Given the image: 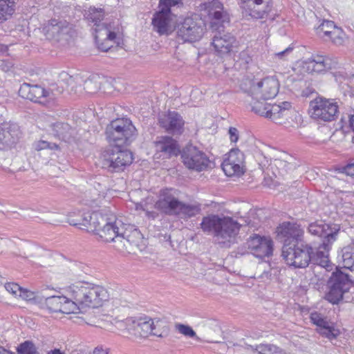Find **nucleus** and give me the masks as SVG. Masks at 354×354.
<instances>
[{"label":"nucleus","instance_id":"f257e3e1","mask_svg":"<svg viewBox=\"0 0 354 354\" xmlns=\"http://www.w3.org/2000/svg\"><path fill=\"white\" fill-rule=\"evenodd\" d=\"M70 224L86 227L88 231L93 232L102 241L113 243V248L121 253H136V250H141L140 246L143 237L140 232L113 215L105 217L98 212L87 213L79 221L71 220Z\"/></svg>","mask_w":354,"mask_h":354},{"label":"nucleus","instance_id":"f03ea898","mask_svg":"<svg viewBox=\"0 0 354 354\" xmlns=\"http://www.w3.org/2000/svg\"><path fill=\"white\" fill-rule=\"evenodd\" d=\"M71 299L64 296L46 298L45 304L51 312L64 314L77 313L80 308H97L109 297L106 290L86 281H77L67 288Z\"/></svg>","mask_w":354,"mask_h":354},{"label":"nucleus","instance_id":"7ed1b4c3","mask_svg":"<svg viewBox=\"0 0 354 354\" xmlns=\"http://www.w3.org/2000/svg\"><path fill=\"white\" fill-rule=\"evenodd\" d=\"M136 132V129L130 120L118 118L107 125L105 133L108 142L113 147H123L135 140Z\"/></svg>","mask_w":354,"mask_h":354},{"label":"nucleus","instance_id":"20e7f679","mask_svg":"<svg viewBox=\"0 0 354 354\" xmlns=\"http://www.w3.org/2000/svg\"><path fill=\"white\" fill-rule=\"evenodd\" d=\"M313 248L304 241L292 245H283L282 256L286 263L295 268H306L312 259Z\"/></svg>","mask_w":354,"mask_h":354},{"label":"nucleus","instance_id":"39448f33","mask_svg":"<svg viewBox=\"0 0 354 354\" xmlns=\"http://www.w3.org/2000/svg\"><path fill=\"white\" fill-rule=\"evenodd\" d=\"M335 270L327 281L328 292L325 295V299L333 304H337L343 299L344 295L349 290L353 283V279L348 273L337 267Z\"/></svg>","mask_w":354,"mask_h":354},{"label":"nucleus","instance_id":"423d86ee","mask_svg":"<svg viewBox=\"0 0 354 354\" xmlns=\"http://www.w3.org/2000/svg\"><path fill=\"white\" fill-rule=\"evenodd\" d=\"M132 153L122 147H112L102 154V167L111 172L123 171L133 162Z\"/></svg>","mask_w":354,"mask_h":354},{"label":"nucleus","instance_id":"0eeeda50","mask_svg":"<svg viewBox=\"0 0 354 354\" xmlns=\"http://www.w3.org/2000/svg\"><path fill=\"white\" fill-rule=\"evenodd\" d=\"M311 117L318 121L332 122L339 115V105L335 99L318 96L310 103Z\"/></svg>","mask_w":354,"mask_h":354},{"label":"nucleus","instance_id":"6e6552de","mask_svg":"<svg viewBox=\"0 0 354 354\" xmlns=\"http://www.w3.org/2000/svg\"><path fill=\"white\" fill-rule=\"evenodd\" d=\"M205 30V23L194 14L185 17L178 26L177 35L184 41L194 42L202 38Z\"/></svg>","mask_w":354,"mask_h":354},{"label":"nucleus","instance_id":"1a4fd4ad","mask_svg":"<svg viewBox=\"0 0 354 354\" xmlns=\"http://www.w3.org/2000/svg\"><path fill=\"white\" fill-rule=\"evenodd\" d=\"M241 225L230 217H223L216 234L215 241L221 248H228L234 244Z\"/></svg>","mask_w":354,"mask_h":354},{"label":"nucleus","instance_id":"9d476101","mask_svg":"<svg viewBox=\"0 0 354 354\" xmlns=\"http://www.w3.org/2000/svg\"><path fill=\"white\" fill-rule=\"evenodd\" d=\"M43 32L48 39L57 41H68L75 33L72 24L64 19H56L49 21L43 28Z\"/></svg>","mask_w":354,"mask_h":354},{"label":"nucleus","instance_id":"9b49d317","mask_svg":"<svg viewBox=\"0 0 354 354\" xmlns=\"http://www.w3.org/2000/svg\"><path fill=\"white\" fill-rule=\"evenodd\" d=\"M181 158L184 165L187 169L196 171L206 170L210 164L207 156L192 145H187L183 149Z\"/></svg>","mask_w":354,"mask_h":354},{"label":"nucleus","instance_id":"f8f14e48","mask_svg":"<svg viewBox=\"0 0 354 354\" xmlns=\"http://www.w3.org/2000/svg\"><path fill=\"white\" fill-rule=\"evenodd\" d=\"M279 84L274 77H267L257 82H253L249 94L253 99L267 100L274 98L279 92Z\"/></svg>","mask_w":354,"mask_h":354},{"label":"nucleus","instance_id":"ddd939ff","mask_svg":"<svg viewBox=\"0 0 354 354\" xmlns=\"http://www.w3.org/2000/svg\"><path fill=\"white\" fill-rule=\"evenodd\" d=\"M277 236L283 245H292L304 241V230L300 225L290 222H283L277 228Z\"/></svg>","mask_w":354,"mask_h":354},{"label":"nucleus","instance_id":"4468645a","mask_svg":"<svg viewBox=\"0 0 354 354\" xmlns=\"http://www.w3.org/2000/svg\"><path fill=\"white\" fill-rule=\"evenodd\" d=\"M19 94L23 98L40 104H46L48 100L54 98V94L51 91L41 86L31 85L28 83L21 85Z\"/></svg>","mask_w":354,"mask_h":354},{"label":"nucleus","instance_id":"2eb2a0df","mask_svg":"<svg viewBox=\"0 0 354 354\" xmlns=\"http://www.w3.org/2000/svg\"><path fill=\"white\" fill-rule=\"evenodd\" d=\"M180 202L172 189H165L160 192L155 207L167 215L176 216Z\"/></svg>","mask_w":354,"mask_h":354},{"label":"nucleus","instance_id":"dca6fc26","mask_svg":"<svg viewBox=\"0 0 354 354\" xmlns=\"http://www.w3.org/2000/svg\"><path fill=\"white\" fill-rule=\"evenodd\" d=\"M248 248L258 258L269 257L272 254V241L270 238L254 234L246 243Z\"/></svg>","mask_w":354,"mask_h":354},{"label":"nucleus","instance_id":"f3484780","mask_svg":"<svg viewBox=\"0 0 354 354\" xmlns=\"http://www.w3.org/2000/svg\"><path fill=\"white\" fill-rule=\"evenodd\" d=\"M201 10H204L209 17L212 20V28L219 29L218 24L229 22L227 13L224 11L223 4L218 0H212L201 5Z\"/></svg>","mask_w":354,"mask_h":354},{"label":"nucleus","instance_id":"a211bd4d","mask_svg":"<svg viewBox=\"0 0 354 354\" xmlns=\"http://www.w3.org/2000/svg\"><path fill=\"white\" fill-rule=\"evenodd\" d=\"M160 126L166 131L172 134H181L184 129L185 121L182 116L176 111H169L160 115Z\"/></svg>","mask_w":354,"mask_h":354},{"label":"nucleus","instance_id":"6ab92c4d","mask_svg":"<svg viewBox=\"0 0 354 354\" xmlns=\"http://www.w3.org/2000/svg\"><path fill=\"white\" fill-rule=\"evenodd\" d=\"M310 320L317 326V332L329 339H335L340 334L339 329L335 327L334 323L328 321L317 312L311 313Z\"/></svg>","mask_w":354,"mask_h":354},{"label":"nucleus","instance_id":"aec40b11","mask_svg":"<svg viewBox=\"0 0 354 354\" xmlns=\"http://www.w3.org/2000/svg\"><path fill=\"white\" fill-rule=\"evenodd\" d=\"M243 8L252 17L263 19L272 8V0H243Z\"/></svg>","mask_w":354,"mask_h":354},{"label":"nucleus","instance_id":"412c9836","mask_svg":"<svg viewBox=\"0 0 354 354\" xmlns=\"http://www.w3.org/2000/svg\"><path fill=\"white\" fill-rule=\"evenodd\" d=\"M236 42L235 37L230 33L221 32L219 30L213 37L212 44L221 55L228 54Z\"/></svg>","mask_w":354,"mask_h":354},{"label":"nucleus","instance_id":"4be33fe9","mask_svg":"<svg viewBox=\"0 0 354 354\" xmlns=\"http://www.w3.org/2000/svg\"><path fill=\"white\" fill-rule=\"evenodd\" d=\"M20 136V131L15 124H6L0 127V149H6L15 145Z\"/></svg>","mask_w":354,"mask_h":354},{"label":"nucleus","instance_id":"5701e85b","mask_svg":"<svg viewBox=\"0 0 354 354\" xmlns=\"http://www.w3.org/2000/svg\"><path fill=\"white\" fill-rule=\"evenodd\" d=\"M336 62L330 57L317 55L305 62V68L308 73H322L334 68Z\"/></svg>","mask_w":354,"mask_h":354},{"label":"nucleus","instance_id":"b1692460","mask_svg":"<svg viewBox=\"0 0 354 354\" xmlns=\"http://www.w3.org/2000/svg\"><path fill=\"white\" fill-rule=\"evenodd\" d=\"M155 145L156 150L162 152L166 158L176 156L180 152L177 142L169 136L158 138Z\"/></svg>","mask_w":354,"mask_h":354},{"label":"nucleus","instance_id":"393cba45","mask_svg":"<svg viewBox=\"0 0 354 354\" xmlns=\"http://www.w3.org/2000/svg\"><path fill=\"white\" fill-rule=\"evenodd\" d=\"M290 108L291 104L288 102H283L280 104H270L267 118L277 124H282L283 118L288 115Z\"/></svg>","mask_w":354,"mask_h":354},{"label":"nucleus","instance_id":"a878e982","mask_svg":"<svg viewBox=\"0 0 354 354\" xmlns=\"http://www.w3.org/2000/svg\"><path fill=\"white\" fill-rule=\"evenodd\" d=\"M171 14L160 10L156 12L152 19L153 29L160 35L166 34L169 30Z\"/></svg>","mask_w":354,"mask_h":354},{"label":"nucleus","instance_id":"bb28decb","mask_svg":"<svg viewBox=\"0 0 354 354\" xmlns=\"http://www.w3.org/2000/svg\"><path fill=\"white\" fill-rule=\"evenodd\" d=\"M93 30L96 44H99V41H114L116 38V34L113 31L111 24H107L106 23H102L97 24V26L94 27Z\"/></svg>","mask_w":354,"mask_h":354},{"label":"nucleus","instance_id":"cd10ccee","mask_svg":"<svg viewBox=\"0 0 354 354\" xmlns=\"http://www.w3.org/2000/svg\"><path fill=\"white\" fill-rule=\"evenodd\" d=\"M134 329L142 337H147L149 335H154L161 336L156 332H154L156 326L153 321L149 317L140 318L137 321L133 322Z\"/></svg>","mask_w":354,"mask_h":354},{"label":"nucleus","instance_id":"c85d7f7f","mask_svg":"<svg viewBox=\"0 0 354 354\" xmlns=\"http://www.w3.org/2000/svg\"><path fill=\"white\" fill-rule=\"evenodd\" d=\"M201 211V207L199 203L190 204L180 201L176 216L187 219L199 214Z\"/></svg>","mask_w":354,"mask_h":354},{"label":"nucleus","instance_id":"c756f323","mask_svg":"<svg viewBox=\"0 0 354 354\" xmlns=\"http://www.w3.org/2000/svg\"><path fill=\"white\" fill-rule=\"evenodd\" d=\"M223 218L217 215H209L202 219L201 227L204 232H212L215 238Z\"/></svg>","mask_w":354,"mask_h":354},{"label":"nucleus","instance_id":"7c9ffc66","mask_svg":"<svg viewBox=\"0 0 354 354\" xmlns=\"http://www.w3.org/2000/svg\"><path fill=\"white\" fill-rule=\"evenodd\" d=\"M51 128L53 135L64 140L68 139L74 131L68 123L62 122L53 124Z\"/></svg>","mask_w":354,"mask_h":354},{"label":"nucleus","instance_id":"2f4dec72","mask_svg":"<svg viewBox=\"0 0 354 354\" xmlns=\"http://www.w3.org/2000/svg\"><path fill=\"white\" fill-rule=\"evenodd\" d=\"M311 261L316 267L324 269L326 272L333 270L334 265L328 259V252L318 250L316 256L312 257Z\"/></svg>","mask_w":354,"mask_h":354},{"label":"nucleus","instance_id":"473e14b6","mask_svg":"<svg viewBox=\"0 0 354 354\" xmlns=\"http://www.w3.org/2000/svg\"><path fill=\"white\" fill-rule=\"evenodd\" d=\"M247 348L259 354H286L283 349L271 344H262L256 346L247 345Z\"/></svg>","mask_w":354,"mask_h":354},{"label":"nucleus","instance_id":"72a5a7b5","mask_svg":"<svg viewBox=\"0 0 354 354\" xmlns=\"http://www.w3.org/2000/svg\"><path fill=\"white\" fill-rule=\"evenodd\" d=\"M342 259L344 268L350 270H354V243L342 250Z\"/></svg>","mask_w":354,"mask_h":354},{"label":"nucleus","instance_id":"f704fd0d","mask_svg":"<svg viewBox=\"0 0 354 354\" xmlns=\"http://www.w3.org/2000/svg\"><path fill=\"white\" fill-rule=\"evenodd\" d=\"M104 10L102 8H89L84 13V19L88 24H93V26L100 24L104 18Z\"/></svg>","mask_w":354,"mask_h":354},{"label":"nucleus","instance_id":"c9c22d12","mask_svg":"<svg viewBox=\"0 0 354 354\" xmlns=\"http://www.w3.org/2000/svg\"><path fill=\"white\" fill-rule=\"evenodd\" d=\"M339 231V228L337 227L336 225L331 229L330 228L329 231H327L325 235L322 236L324 237V240L322 243L319 247L318 250H322L323 249L326 252H328L330 248L331 245L337 239V235Z\"/></svg>","mask_w":354,"mask_h":354},{"label":"nucleus","instance_id":"e433bc0d","mask_svg":"<svg viewBox=\"0 0 354 354\" xmlns=\"http://www.w3.org/2000/svg\"><path fill=\"white\" fill-rule=\"evenodd\" d=\"M15 11L13 0H0V22L6 21Z\"/></svg>","mask_w":354,"mask_h":354},{"label":"nucleus","instance_id":"4c0bfd02","mask_svg":"<svg viewBox=\"0 0 354 354\" xmlns=\"http://www.w3.org/2000/svg\"><path fill=\"white\" fill-rule=\"evenodd\" d=\"M101 77L98 75H93L84 81V89L88 93H95L100 88Z\"/></svg>","mask_w":354,"mask_h":354},{"label":"nucleus","instance_id":"58836bf2","mask_svg":"<svg viewBox=\"0 0 354 354\" xmlns=\"http://www.w3.org/2000/svg\"><path fill=\"white\" fill-rule=\"evenodd\" d=\"M346 39L347 37L345 32L341 28L337 26L324 40L330 41L336 46H342Z\"/></svg>","mask_w":354,"mask_h":354},{"label":"nucleus","instance_id":"ea45409f","mask_svg":"<svg viewBox=\"0 0 354 354\" xmlns=\"http://www.w3.org/2000/svg\"><path fill=\"white\" fill-rule=\"evenodd\" d=\"M221 166L224 173L228 176H239L243 173V167L238 165L237 163L224 160Z\"/></svg>","mask_w":354,"mask_h":354},{"label":"nucleus","instance_id":"a19ab883","mask_svg":"<svg viewBox=\"0 0 354 354\" xmlns=\"http://www.w3.org/2000/svg\"><path fill=\"white\" fill-rule=\"evenodd\" d=\"M337 26L332 21L324 20L323 22L317 27V34L319 37L325 39L330 32L333 31Z\"/></svg>","mask_w":354,"mask_h":354},{"label":"nucleus","instance_id":"79ce46f5","mask_svg":"<svg viewBox=\"0 0 354 354\" xmlns=\"http://www.w3.org/2000/svg\"><path fill=\"white\" fill-rule=\"evenodd\" d=\"M330 228L328 224L315 222L308 225V230L313 235L322 237Z\"/></svg>","mask_w":354,"mask_h":354},{"label":"nucleus","instance_id":"37998d69","mask_svg":"<svg viewBox=\"0 0 354 354\" xmlns=\"http://www.w3.org/2000/svg\"><path fill=\"white\" fill-rule=\"evenodd\" d=\"M254 100L255 101L252 104V110L257 114L267 118L270 104L266 102V100H263L262 99Z\"/></svg>","mask_w":354,"mask_h":354},{"label":"nucleus","instance_id":"c03bdc74","mask_svg":"<svg viewBox=\"0 0 354 354\" xmlns=\"http://www.w3.org/2000/svg\"><path fill=\"white\" fill-rule=\"evenodd\" d=\"M176 330L180 334L183 335L185 337L194 338V339L200 342L201 338L196 335V332L193 330V328L189 325H185L183 324H176L175 325Z\"/></svg>","mask_w":354,"mask_h":354},{"label":"nucleus","instance_id":"a18cd8bd","mask_svg":"<svg viewBox=\"0 0 354 354\" xmlns=\"http://www.w3.org/2000/svg\"><path fill=\"white\" fill-rule=\"evenodd\" d=\"M225 160L230 162L237 163L238 165L243 167L244 154L239 149H232L229 152L227 158Z\"/></svg>","mask_w":354,"mask_h":354},{"label":"nucleus","instance_id":"49530a36","mask_svg":"<svg viewBox=\"0 0 354 354\" xmlns=\"http://www.w3.org/2000/svg\"><path fill=\"white\" fill-rule=\"evenodd\" d=\"M182 0H160L159 8L163 11L171 14V8L174 6H183Z\"/></svg>","mask_w":354,"mask_h":354},{"label":"nucleus","instance_id":"de8ad7c7","mask_svg":"<svg viewBox=\"0 0 354 354\" xmlns=\"http://www.w3.org/2000/svg\"><path fill=\"white\" fill-rule=\"evenodd\" d=\"M17 352L19 354H36L37 348L32 342L25 341L17 347Z\"/></svg>","mask_w":354,"mask_h":354},{"label":"nucleus","instance_id":"09e8293b","mask_svg":"<svg viewBox=\"0 0 354 354\" xmlns=\"http://www.w3.org/2000/svg\"><path fill=\"white\" fill-rule=\"evenodd\" d=\"M89 194L92 196L90 199L86 200L87 204L90 206H97L101 203L102 198H104V192L102 194L97 193L95 189H91Z\"/></svg>","mask_w":354,"mask_h":354},{"label":"nucleus","instance_id":"8fccbe9b","mask_svg":"<svg viewBox=\"0 0 354 354\" xmlns=\"http://www.w3.org/2000/svg\"><path fill=\"white\" fill-rule=\"evenodd\" d=\"M5 288L9 292L15 296H19V293L21 292L22 288L15 283H7L5 285Z\"/></svg>","mask_w":354,"mask_h":354},{"label":"nucleus","instance_id":"3c124183","mask_svg":"<svg viewBox=\"0 0 354 354\" xmlns=\"http://www.w3.org/2000/svg\"><path fill=\"white\" fill-rule=\"evenodd\" d=\"M35 149L40 151L45 149H55L57 148V145L55 144H51L44 140H40L35 144Z\"/></svg>","mask_w":354,"mask_h":354},{"label":"nucleus","instance_id":"603ef678","mask_svg":"<svg viewBox=\"0 0 354 354\" xmlns=\"http://www.w3.org/2000/svg\"><path fill=\"white\" fill-rule=\"evenodd\" d=\"M274 164L277 168L284 171H287L288 170L290 169L292 166L287 161L281 159L274 160Z\"/></svg>","mask_w":354,"mask_h":354},{"label":"nucleus","instance_id":"864d4df0","mask_svg":"<svg viewBox=\"0 0 354 354\" xmlns=\"http://www.w3.org/2000/svg\"><path fill=\"white\" fill-rule=\"evenodd\" d=\"M340 171L348 176L354 177V162L348 163L344 167H341Z\"/></svg>","mask_w":354,"mask_h":354},{"label":"nucleus","instance_id":"5fc2aeb1","mask_svg":"<svg viewBox=\"0 0 354 354\" xmlns=\"http://www.w3.org/2000/svg\"><path fill=\"white\" fill-rule=\"evenodd\" d=\"M19 297L26 301H30L35 299V293L28 290L23 289L21 290V292L19 293Z\"/></svg>","mask_w":354,"mask_h":354},{"label":"nucleus","instance_id":"6e6d98bb","mask_svg":"<svg viewBox=\"0 0 354 354\" xmlns=\"http://www.w3.org/2000/svg\"><path fill=\"white\" fill-rule=\"evenodd\" d=\"M110 351L111 350L109 348L102 345H99L94 348L93 354H109Z\"/></svg>","mask_w":354,"mask_h":354},{"label":"nucleus","instance_id":"4d7b16f0","mask_svg":"<svg viewBox=\"0 0 354 354\" xmlns=\"http://www.w3.org/2000/svg\"><path fill=\"white\" fill-rule=\"evenodd\" d=\"M228 132L230 140L233 142H236L239 140V131L235 127H230Z\"/></svg>","mask_w":354,"mask_h":354},{"label":"nucleus","instance_id":"13d9d810","mask_svg":"<svg viewBox=\"0 0 354 354\" xmlns=\"http://www.w3.org/2000/svg\"><path fill=\"white\" fill-rule=\"evenodd\" d=\"M292 48L288 47L284 50L276 53L275 57H278L279 59H283L286 56L292 52Z\"/></svg>","mask_w":354,"mask_h":354},{"label":"nucleus","instance_id":"bf43d9fd","mask_svg":"<svg viewBox=\"0 0 354 354\" xmlns=\"http://www.w3.org/2000/svg\"><path fill=\"white\" fill-rule=\"evenodd\" d=\"M109 41H99V44H97L98 48L104 52L107 51L111 47V45L108 44Z\"/></svg>","mask_w":354,"mask_h":354},{"label":"nucleus","instance_id":"052dcab7","mask_svg":"<svg viewBox=\"0 0 354 354\" xmlns=\"http://www.w3.org/2000/svg\"><path fill=\"white\" fill-rule=\"evenodd\" d=\"M0 67L2 68L3 71H8L10 69L12 65L10 62H5L3 60H0Z\"/></svg>","mask_w":354,"mask_h":354},{"label":"nucleus","instance_id":"680f3d73","mask_svg":"<svg viewBox=\"0 0 354 354\" xmlns=\"http://www.w3.org/2000/svg\"><path fill=\"white\" fill-rule=\"evenodd\" d=\"M47 354H65L64 352L61 351L59 349H54L48 352Z\"/></svg>","mask_w":354,"mask_h":354},{"label":"nucleus","instance_id":"e2e57ef3","mask_svg":"<svg viewBox=\"0 0 354 354\" xmlns=\"http://www.w3.org/2000/svg\"><path fill=\"white\" fill-rule=\"evenodd\" d=\"M349 123H350L351 128L354 131V115L349 116Z\"/></svg>","mask_w":354,"mask_h":354},{"label":"nucleus","instance_id":"0e129e2a","mask_svg":"<svg viewBox=\"0 0 354 354\" xmlns=\"http://www.w3.org/2000/svg\"><path fill=\"white\" fill-rule=\"evenodd\" d=\"M0 354H12L10 351L6 350L2 346H0Z\"/></svg>","mask_w":354,"mask_h":354}]
</instances>
